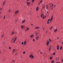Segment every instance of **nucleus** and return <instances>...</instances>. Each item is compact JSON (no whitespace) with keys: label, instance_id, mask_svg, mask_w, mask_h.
<instances>
[{"label":"nucleus","instance_id":"nucleus-1","mask_svg":"<svg viewBox=\"0 0 63 63\" xmlns=\"http://www.w3.org/2000/svg\"><path fill=\"white\" fill-rule=\"evenodd\" d=\"M18 13V11H16L15 12V14H17Z\"/></svg>","mask_w":63,"mask_h":63},{"label":"nucleus","instance_id":"nucleus-2","mask_svg":"<svg viewBox=\"0 0 63 63\" xmlns=\"http://www.w3.org/2000/svg\"><path fill=\"white\" fill-rule=\"evenodd\" d=\"M57 50H58L59 49V46H57Z\"/></svg>","mask_w":63,"mask_h":63},{"label":"nucleus","instance_id":"nucleus-3","mask_svg":"<svg viewBox=\"0 0 63 63\" xmlns=\"http://www.w3.org/2000/svg\"><path fill=\"white\" fill-rule=\"evenodd\" d=\"M39 36L36 37V39L37 40L38 39H39Z\"/></svg>","mask_w":63,"mask_h":63},{"label":"nucleus","instance_id":"nucleus-4","mask_svg":"<svg viewBox=\"0 0 63 63\" xmlns=\"http://www.w3.org/2000/svg\"><path fill=\"white\" fill-rule=\"evenodd\" d=\"M49 43V41H48L46 43V45H47V46H48V44Z\"/></svg>","mask_w":63,"mask_h":63},{"label":"nucleus","instance_id":"nucleus-5","mask_svg":"<svg viewBox=\"0 0 63 63\" xmlns=\"http://www.w3.org/2000/svg\"><path fill=\"white\" fill-rule=\"evenodd\" d=\"M39 10V8L38 7H37L36 9V11H38Z\"/></svg>","mask_w":63,"mask_h":63},{"label":"nucleus","instance_id":"nucleus-6","mask_svg":"<svg viewBox=\"0 0 63 63\" xmlns=\"http://www.w3.org/2000/svg\"><path fill=\"white\" fill-rule=\"evenodd\" d=\"M26 44V40H25L24 42V45H25V44Z\"/></svg>","mask_w":63,"mask_h":63},{"label":"nucleus","instance_id":"nucleus-7","mask_svg":"<svg viewBox=\"0 0 63 63\" xmlns=\"http://www.w3.org/2000/svg\"><path fill=\"white\" fill-rule=\"evenodd\" d=\"M25 21V20H23L22 22V23H24V22Z\"/></svg>","mask_w":63,"mask_h":63},{"label":"nucleus","instance_id":"nucleus-8","mask_svg":"<svg viewBox=\"0 0 63 63\" xmlns=\"http://www.w3.org/2000/svg\"><path fill=\"white\" fill-rule=\"evenodd\" d=\"M39 28H40V27H37L35 29H39Z\"/></svg>","mask_w":63,"mask_h":63},{"label":"nucleus","instance_id":"nucleus-9","mask_svg":"<svg viewBox=\"0 0 63 63\" xmlns=\"http://www.w3.org/2000/svg\"><path fill=\"white\" fill-rule=\"evenodd\" d=\"M30 2H27V4L28 5H30Z\"/></svg>","mask_w":63,"mask_h":63},{"label":"nucleus","instance_id":"nucleus-10","mask_svg":"<svg viewBox=\"0 0 63 63\" xmlns=\"http://www.w3.org/2000/svg\"><path fill=\"white\" fill-rule=\"evenodd\" d=\"M5 1L3 2V6H4V5H5Z\"/></svg>","mask_w":63,"mask_h":63},{"label":"nucleus","instance_id":"nucleus-11","mask_svg":"<svg viewBox=\"0 0 63 63\" xmlns=\"http://www.w3.org/2000/svg\"><path fill=\"white\" fill-rule=\"evenodd\" d=\"M57 31V29H56L54 30V32H56V31Z\"/></svg>","mask_w":63,"mask_h":63},{"label":"nucleus","instance_id":"nucleus-12","mask_svg":"<svg viewBox=\"0 0 63 63\" xmlns=\"http://www.w3.org/2000/svg\"><path fill=\"white\" fill-rule=\"evenodd\" d=\"M33 35L32 34L30 36L31 37H33Z\"/></svg>","mask_w":63,"mask_h":63},{"label":"nucleus","instance_id":"nucleus-13","mask_svg":"<svg viewBox=\"0 0 63 63\" xmlns=\"http://www.w3.org/2000/svg\"><path fill=\"white\" fill-rule=\"evenodd\" d=\"M32 55H30L29 56V57H30V58H31V57H32Z\"/></svg>","mask_w":63,"mask_h":63},{"label":"nucleus","instance_id":"nucleus-14","mask_svg":"<svg viewBox=\"0 0 63 63\" xmlns=\"http://www.w3.org/2000/svg\"><path fill=\"white\" fill-rule=\"evenodd\" d=\"M16 39H17V38L16 37V38L14 39V41H16Z\"/></svg>","mask_w":63,"mask_h":63},{"label":"nucleus","instance_id":"nucleus-15","mask_svg":"<svg viewBox=\"0 0 63 63\" xmlns=\"http://www.w3.org/2000/svg\"><path fill=\"white\" fill-rule=\"evenodd\" d=\"M46 9H48V5H47L46 6Z\"/></svg>","mask_w":63,"mask_h":63},{"label":"nucleus","instance_id":"nucleus-16","mask_svg":"<svg viewBox=\"0 0 63 63\" xmlns=\"http://www.w3.org/2000/svg\"><path fill=\"white\" fill-rule=\"evenodd\" d=\"M52 19H53V18H51L50 20V21H52Z\"/></svg>","mask_w":63,"mask_h":63},{"label":"nucleus","instance_id":"nucleus-17","mask_svg":"<svg viewBox=\"0 0 63 63\" xmlns=\"http://www.w3.org/2000/svg\"><path fill=\"white\" fill-rule=\"evenodd\" d=\"M29 28H27V29L26 30V31H28V30H29Z\"/></svg>","mask_w":63,"mask_h":63},{"label":"nucleus","instance_id":"nucleus-18","mask_svg":"<svg viewBox=\"0 0 63 63\" xmlns=\"http://www.w3.org/2000/svg\"><path fill=\"white\" fill-rule=\"evenodd\" d=\"M54 60H53V61H52L51 62V63H53V62H54Z\"/></svg>","mask_w":63,"mask_h":63},{"label":"nucleus","instance_id":"nucleus-19","mask_svg":"<svg viewBox=\"0 0 63 63\" xmlns=\"http://www.w3.org/2000/svg\"><path fill=\"white\" fill-rule=\"evenodd\" d=\"M21 29H22V28H23V26H21Z\"/></svg>","mask_w":63,"mask_h":63},{"label":"nucleus","instance_id":"nucleus-20","mask_svg":"<svg viewBox=\"0 0 63 63\" xmlns=\"http://www.w3.org/2000/svg\"><path fill=\"white\" fill-rule=\"evenodd\" d=\"M14 33H15V32H12V35H13V34H14Z\"/></svg>","mask_w":63,"mask_h":63},{"label":"nucleus","instance_id":"nucleus-21","mask_svg":"<svg viewBox=\"0 0 63 63\" xmlns=\"http://www.w3.org/2000/svg\"><path fill=\"white\" fill-rule=\"evenodd\" d=\"M43 19H44L45 18V15L43 16Z\"/></svg>","mask_w":63,"mask_h":63},{"label":"nucleus","instance_id":"nucleus-22","mask_svg":"<svg viewBox=\"0 0 63 63\" xmlns=\"http://www.w3.org/2000/svg\"><path fill=\"white\" fill-rule=\"evenodd\" d=\"M55 55V52H54L53 53V55Z\"/></svg>","mask_w":63,"mask_h":63},{"label":"nucleus","instance_id":"nucleus-23","mask_svg":"<svg viewBox=\"0 0 63 63\" xmlns=\"http://www.w3.org/2000/svg\"><path fill=\"white\" fill-rule=\"evenodd\" d=\"M33 57H34V56H32V57L31 58L32 59L33 58Z\"/></svg>","mask_w":63,"mask_h":63},{"label":"nucleus","instance_id":"nucleus-24","mask_svg":"<svg viewBox=\"0 0 63 63\" xmlns=\"http://www.w3.org/2000/svg\"><path fill=\"white\" fill-rule=\"evenodd\" d=\"M49 42H51V40H50V39H49Z\"/></svg>","mask_w":63,"mask_h":63},{"label":"nucleus","instance_id":"nucleus-25","mask_svg":"<svg viewBox=\"0 0 63 63\" xmlns=\"http://www.w3.org/2000/svg\"><path fill=\"white\" fill-rule=\"evenodd\" d=\"M15 49H13V52L14 51H15Z\"/></svg>","mask_w":63,"mask_h":63},{"label":"nucleus","instance_id":"nucleus-26","mask_svg":"<svg viewBox=\"0 0 63 63\" xmlns=\"http://www.w3.org/2000/svg\"><path fill=\"white\" fill-rule=\"evenodd\" d=\"M11 10L10 9L9 10V13H10V12H11Z\"/></svg>","mask_w":63,"mask_h":63},{"label":"nucleus","instance_id":"nucleus-27","mask_svg":"<svg viewBox=\"0 0 63 63\" xmlns=\"http://www.w3.org/2000/svg\"><path fill=\"white\" fill-rule=\"evenodd\" d=\"M52 28H53V27H51V28L50 29V30H51V29H52Z\"/></svg>","mask_w":63,"mask_h":63},{"label":"nucleus","instance_id":"nucleus-28","mask_svg":"<svg viewBox=\"0 0 63 63\" xmlns=\"http://www.w3.org/2000/svg\"><path fill=\"white\" fill-rule=\"evenodd\" d=\"M60 50H61L62 49V46H61V47L60 48Z\"/></svg>","mask_w":63,"mask_h":63},{"label":"nucleus","instance_id":"nucleus-29","mask_svg":"<svg viewBox=\"0 0 63 63\" xmlns=\"http://www.w3.org/2000/svg\"><path fill=\"white\" fill-rule=\"evenodd\" d=\"M36 36H37V35H38V34L37 33V32H36Z\"/></svg>","mask_w":63,"mask_h":63},{"label":"nucleus","instance_id":"nucleus-30","mask_svg":"<svg viewBox=\"0 0 63 63\" xmlns=\"http://www.w3.org/2000/svg\"><path fill=\"white\" fill-rule=\"evenodd\" d=\"M5 15H4V19H5Z\"/></svg>","mask_w":63,"mask_h":63},{"label":"nucleus","instance_id":"nucleus-31","mask_svg":"<svg viewBox=\"0 0 63 63\" xmlns=\"http://www.w3.org/2000/svg\"><path fill=\"white\" fill-rule=\"evenodd\" d=\"M25 51L23 52V54H25Z\"/></svg>","mask_w":63,"mask_h":63},{"label":"nucleus","instance_id":"nucleus-32","mask_svg":"<svg viewBox=\"0 0 63 63\" xmlns=\"http://www.w3.org/2000/svg\"><path fill=\"white\" fill-rule=\"evenodd\" d=\"M41 17H42L43 16V14H42L41 15Z\"/></svg>","mask_w":63,"mask_h":63},{"label":"nucleus","instance_id":"nucleus-33","mask_svg":"<svg viewBox=\"0 0 63 63\" xmlns=\"http://www.w3.org/2000/svg\"><path fill=\"white\" fill-rule=\"evenodd\" d=\"M50 49H50V48H49V51H50Z\"/></svg>","mask_w":63,"mask_h":63},{"label":"nucleus","instance_id":"nucleus-34","mask_svg":"<svg viewBox=\"0 0 63 63\" xmlns=\"http://www.w3.org/2000/svg\"><path fill=\"white\" fill-rule=\"evenodd\" d=\"M15 42H16V41L15 40H14V42H13V43H15Z\"/></svg>","mask_w":63,"mask_h":63},{"label":"nucleus","instance_id":"nucleus-35","mask_svg":"<svg viewBox=\"0 0 63 63\" xmlns=\"http://www.w3.org/2000/svg\"><path fill=\"white\" fill-rule=\"evenodd\" d=\"M34 1H35V0H32V2H34Z\"/></svg>","mask_w":63,"mask_h":63},{"label":"nucleus","instance_id":"nucleus-36","mask_svg":"<svg viewBox=\"0 0 63 63\" xmlns=\"http://www.w3.org/2000/svg\"><path fill=\"white\" fill-rule=\"evenodd\" d=\"M23 44H24V43L23 42L22 43V45H23Z\"/></svg>","mask_w":63,"mask_h":63},{"label":"nucleus","instance_id":"nucleus-37","mask_svg":"<svg viewBox=\"0 0 63 63\" xmlns=\"http://www.w3.org/2000/svg\"><path fill=\"white\" fill-rule=\"evenodd\" d=\"M52 57H50V59H52Z\"/></svg>","mask_w":63,"mask_h":63},{"label":"nucleus","instance_id":"nucleus-38","mask_svg":"<svg viewBox=\"0 0 63 63\" xmlns=\"http://www.w3.org/2000/svg\"><path fill=\"white\" fill-rule=\"evenodd\" d=\"M50 48L51 49V46H50L49 48Z\"/></svg>","mask_w":63,"mask_h":63},{"label":"nucleus","instance_id":"nucleus-39","mask_svg":"<svg viewBox=\"0 0 63 63\" xmlns=\"http://www.w3.org/2000/svg\"><path fill=\"white\" fill-rule=\"evenodd\" d=\"M33 42H34V41H35V39H33Z\"/></svg>","mask_w":63,"mask_h":63},{"label":"nucleus","instance_id":"nucleus-40","mask_svg":"<svg viewBox=\"0 0 63 63\" xmlns=\"http://www.w3.org/2000/svg\"><path fill=\"white\" fill-rule=\"evenodd\" d=\"M47 24H49V22H47Z\"/></svg>","mask_w":63,"mask_h":63},{"label":"nucleus","instance_id":"nucleus-41","mask_svg":"<svg viewBox=\"0 0 63 63\" xmlns=\"http://www.w3.org/2000/svg\"><path fill=\"white\" fill-rule=\"evenodd\" d=\"M43 2V1H41L40 2V3H42V2Z\"/></svg>","mask_w":63,"mask_h":63},{"label":"nucleus","instance_id":"nucleus-42","mask_svg":"<svg viewBox=\"0 0 63 63\" xmlns=\"http://www.w3.org/2000/svg\"><path fill=\"white\" fill-rule=\"evenodd\" d=\"M53 7H52L51 8V10H53Z\"/></svg>","mask_w":63,"mask_h":63},{"label":"nucleus","instance_id":"nucleus-43","mask_svg":"<svg viewBox=\"0 0 63 63\" xmlns=\"http://www.w3.org/2000/svg\"><path fill=\"white\" fill-rule=\"evenodd\" d=\"M62 62H63V59L61 61Z\"/></svg>","mask_w":63,"mask_h":63},{"label":"nucleus","instance_id":"nucleus-44","mask_svg":"<svg viewBox=\"0 0 63 63\" xmlns=\"http://www.w3.org/2000/svg\"><path fill=\"white\" fill-rule=\"evenodd\" d=\"M40 54H42L43 53V52H40Z\"/></svg>","mask_w":63,"mask_h":63},{"label":"nucleus","instance_id":"nucleus-45","mask_svg":"<svg viewBox=\"0 0 63 63\" xmlns=\"http://www.w3.org/2000/svg\"><path fill=\"white\" fill-rule=\"evenodd\" d=\"M49 20H50V19H49L48 21H49Z\"/></svg>","mask_w":63,"mask_h":63},{"label":"nucleus","instance_id":"nucleus-46","mask_svg":"<svg viewBox=\"0 0 63 63\" xmlns=\"http://www.w3.org/2000/svg\"><path fill=\"white\" fill-rule=\"evenodd\" d=\"M52 6H53V4L52 3Z\"/></svg>","mask_w":63,"mask_h":63},{"label":"nucleus","instance_id":"nucleus-47","mask_svg":"<svg viewBox=\"0 0 63 63\" xmlns=\"http://www.w3.org/2000/svg\"><path fill=\"white\" fill-rule=\"evenodd\" d=\"M3 36H4V35H2V37H3Z\"/></svg>","mask_w":63,"mask_h":63},{"label":"nucleus","instance_id":"nucleus-48","mask_svg":"<svg viewBox=\"0 0 63 63\" xmlns=\"http://www.w3.org/2000/svg\"><path fill=\"white\" fill-rule=\"evenodd\" d=\"M51 18H53V16H51Z\"/></svg>","mask_w":63,"mask_h":63},{"label":"nucleus","instance_id":"nucleus-49","mask_svg":"<svg viewBox=\"0 0 63 63\" xmlns=\"http://www.w3.org/2000/svg\"><path fill=\"white\" fill-rule=\"evenodd\" d=\"M14 61H15V60H13L12 61V62H14Z\"/></svg>","mask_w":63,"mask_h":63},{"label":"nucleus","instance_id":"nucleus-50","mask_svg":"<svg viewBox=\"0 0 63 63\" xmlns=\"http://www.w3.org/2000/svg\"><path fill=\"white\" fill-rule=\"evenodd\" d=\"M9 49H11V47H9Z\"/></svg>","mask_w":63,"mask_h":63},{"label":"nucleus","instance_id":"nucleus-51","mask_svg":"<svg viewBox=\"0 0 63 63\" xmlns=\"http://www.w3.org/2000/svg\"><path fill=\"white\" fill-rule=\"evenodd\" d=\"M57 58H56L55 60H57Z\"/></svg>","mask_w":63,"mask_h":63},{"label":"nucleus","instance_id":"nucleus-52","mask_svg":"<svg viewBox=\"0 0 63 63\" xmlns=\"http://www.w3.org/2000/svg\"><path fill=\"white\" fill-rule=\"evenodd\" d=\"M38 5H40V3H39Z\"/></svg>","mask_w":63,"mask_h":63},{"label":"nucleus","instance_id":"nucleus-53","mask_svg":"<svg viewBox=\"0 0 63 63\" xmlns=\"http://www.w3.org/2000/svg\"><path fill=\"white\" fill-rule=\"evenodd\" d=\"M31 26H33V24H31Z\"/></svg>","mask_w":63,"mask_h":63},{"label":"nucleus","instance_id":"nucleus-54","mask_svg":"<svg viewBox=\"0 0 63 63\" xmlns=\"http://www.w3.org/2000/svg\"><path fill=\"white\" fill-rule=\"evenodd\" d=\"M16 54H17V53H16L15 54V55H16Z\"/></svg>","mask_w":63,"mask_h":63},{"label":"nucleus","instance_id":"nucleus-55","mask_svg":"<svg viewBox=\"0 0 63 63\" xmlns=\"http://www.w3.org/2000/svg\"><path fill=\"white\" fill-rule=\"evenodd\" d=\"M48 13V11H47V13Z\"/></svg>","mask_w":63,"mask_h":63},{"label":"nucleus","instance_id":"nucleus-56","mask_svg":"<svg viewBox=\"0 0 63 63\" xmlns=\"http://www.w3.org/2000/svg\"><path fill=\"white\" fill-rule=\"evenodd\" d=\"M57 39H59V37H58Z\"/></svg>","mask_w":63,"mask_h":63},{"label":"nucleus","instance_id":"nucleus-57","mask_svg":"<svg viewBox=\"0 0 63 63\" xmlns=\"http://www.w3.org/2000/svg\"><path fill=\"white\" fill-rule=\"evenodd\" d=\"M14 40V38H13L12 39V40Z\"/></svg>","mask_w":63,"mask_h":63},{"label":"nucleus","instance_id":"nucleus-58","mask_svg":"<svg viewBox=\"0 0 63 63\" xmlns=\"http://www.w3.org/2000/svg\"><path fill=\"white\" fill-rule=\"evenodd\" d=\"M2 9V8H1L0 9V10H1V9Z\"/></svg>","mask_w":63,"mask_h":63},{"label":"nucleus","instance_id":"nucleus-59","mask_svg":"<svg viewBox=\"0 0 63 63\" xmlns=\"http://www.w3.org/2000/svg\"><path fill=\"white\" fill-rule=\"evenodd\" d=\"M54 6H55H55H56V5H54Z\"/></svg>","mask_w":63,"mask_h":63},{"label":"nucleus","instance_id":"nucleus-60","mask_svg":"<svg viewBox=\"0 0 63 63\" xmlns=\"http://www.w3.org/2000/svg\"><path fill=\"white\" fill-rule=\"evenodd\" d=\"M29 1V0H27V1Z\"/></svg>","mask_w":63,"mask_h":63},{"label":"nucleus","instance_id":"nucleus-61","mask_svg":"<svg viewBox=\"0 0 63 63\" xmlns=\"http://www.w3.org/2000/svg\"><path fill=\"white\" fill-rule=\"evenodd\" d=\"M50 7H52V6L51 5V6H50Z\"/></svg>","mask_w":63,"mask_h":63},{"label":"nucleus","instance_id":"nucleus-62","mask_svg":"<svg viewBox=\"0 0 63 63\" xmlns=\"http://www.w3.org/2000/svg\"><path fill=\"white\" fill-rule=\"evenodd\" d=\"M58 63H60V62H58Z\"/></svg>","mask_w":63,"mask_h":63},{"label":"nucleus","instance_id":"nucleus-63","mask_svg":"<svg viewBox=\"0 0 63 63\" xmlns=\"http://www.w3.org/2000/svg\"><path fill=\"white\" fill-rule=\"evenodd\" d=\"M4 43H5V42H4Z\"/></svg>","mask_w":63,"mask_h":63},{"label":"nucleus","instance_id":"nucleus-64","mask_svg":"<svg viewBox=\"0 0 63 63\" xmlns=\"http://www.w3.org/2000/svg\"><path fill=\"white\" fill-rule=\"evenodd\" d=\"M56 63H58V62H57Z\"/></svg>","mask_w":63,"mask_h":63}]
</instances>
